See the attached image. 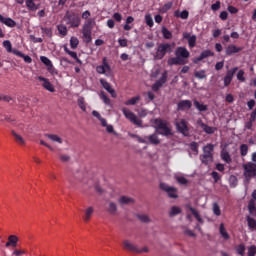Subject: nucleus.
Masks as SVG:
<instances>
[{
    "label": "nucleus",
    "mask_w": 256,
    "mask_h": 256,
    "mask_svg": "<svg viewBox=\"0 0 256 256\" xmlns=\"http://www.w3.org/2000/svg\"><path fill=\"white\" fill-rule=\"evenodd\" d=\"M82 19H86L82 26V37L84 39V43L86 45H89L93 41V37L91 36V33H93V28L95 27V19L89 18L91 17V12L89 10H86L81 15Z\"/></svg>",
    "instance_id": "1"
},
{
    "label": "nucleus",
    "mask_w": 256,
    "mask_h": 256,
    "mask_svg": "<svg viewBox=\"0 0 256 256\" xmlns=\"http://www.w3.org/2000/svg\"><path fill=\"white\" fill-rule=\"evenodd\" d=\"M155 133L162 135V137L173 136V130L169 127V123L161 118L153 120Z\"/></svg>",
    "instance_id": "2"
},
{
    "label": "nucleus",
    "mask_w": 256,
    "mask_h": 256,
    "mask_svg": "<svg viewBox=\"0 0 256 256\" xmlns=\"http://www.w3.org/2000/svg\"><path fill=\"white\" fill-rule=\"evenodd\" d=\"M173 49H175V42L173 43H160L156 48V53L154 55V59L156 61H161L167 53H173Z\"/></svg>",
    "instance_id": "3"
},
{
    "label": "nucleus",
    "mask_w": 256,
    "mask_h": 256,
    "mask_svg": "<svg viewBox=\"0 0 256 256\" xmlns=\"http://www.w3.org/2000/svg\"><path fill=\"white\" fill-rule=\"evenodd\" d=\"M63 21L68 25L69 29H77L81 25V17L75 12L67 11L63 17Z\"/></svg>",
    "instance_id": "4"
},
{
    "label": "nucleus",
    "mask_w": 256,
    "mask_h": 256,
    "mask_svg": "<svg viewBox=\"0 0 256 256\" xmlns=\"http://www.w3.org/2000/svg\"><path fill=\"white\" fill-rule=\"evenodd\" d=\"M243 176L245 183H251V180L256 177V163L247 162L242 165Z\"/></svg>",
    "instance_id": "5"
},
{
    "label": "nucleus",
    "mask_w": 256,
    "mask_h": 256,
    "mask_svg": "<svg viewBox=\"0 0 256 256\" xmlns=\"http://www.w3.org/2000/svg\"><path fill=\"white\" fill-rule=\"evenodd\" d=\"M160 189L161 191H164V193H166L169 199H179V191L177 190V188L169 186L167 183L162 182L160 183Z\"/></svg>",
    "instance_id": "6"
},
{
    "label": "nucleus",
    "mask_w": 256,
    "mask_h": 256,
    "mask_svg": "<svg viewBox=\"0 0 256 256\" xmlns=\"http://www.w3.org/2000/svg\"><path fill=\"white\" fill-rule=\"evenodd\" d=\"M122 113L124 117L128 119V121H130L134 125H137V127H143V120L137 118V115H135V113H133L131 110H129L128 108H122Z\"/></svg>",
    "instance_id": "7"
},
{
    "label": "nucleus",
    "mask_w": 256,
    "mask_h": 256,
    "mask_svg": "<svg viewBox=\"0 0 256 256\" xmlns=\"http://www.w3.org/2000/svg\"><path fill=\"white\" fill-rule=\"evenodd\" d=\"M96 72L99 75H105L106 77H111V66L109 65V62H107V57H104L102 59V65H98L96 67Z\"/></svg>",
    "instance_id": "8"
},
{
    "label": "nucleus",
    "mask_w": 256,
    "mask_h": 256,
    "mask_svg": "<svg viewBox=\"0 0 256 256\" xmlns=\"http://www.w3.org/2000/svg\"><path fill=\"white\" fill-rule=\"evenodd\" d=\"M175 127L178 133H181L184 137H189V126L187 120L180 119V121L175 122Z\"/></svg>",
    "instance_id": "9"
},
{
    "label": "nucleus",
    "mask_w": 256,
    "mask_h": 256,
    "mask_svg": "<svg viewBox=\"0 0 256 256\" xmlns=\"http://www.w3.org/2000/svg\"><path fill=\"white\" fill-rule=\"evenodd\" d=\"M174 55L175 57L181 59V61H187V59H189V57L191 56V53H189V50H187V48L180 46L176 48Z\"/></svg>",
    "instance_id": "10"
},
{
    "label": "nucleus",
    "mask_w": 256,
    "mask_h": 256,
    "mask_svg": "<svg viewBox=\"0 0 256 256\" xmlns=\"http://www.w3.org/2000/svg\"><path fill=\"white\" fill-rule=\"evenodd\" d=\"M238 70V67H234L227 71L226 76L224 77V87H229L231 85V81H233V77H235V73H237Z\"/></svg>",
    "instance_id": "11"
},
{
    "label": "nucleus",
    "mask_w": 256,
    "mask_h": 256,
    "mask_svg": "<svg viewBox=\"0 0 256 256\" xmlns=\"http://www.w3.org/2000/svg\"><path fill=\"white\" fill-rule=\"evenodd\" d=\"M167 83V72H163L159 80L152 85V91H159Z\"/></svg>",
    "instance_id": "12"
},
{
    "label": "nucleus",
    "mask_w": 256,
    "mask_h": 256,
    "mask_svg": "<svg viewBox=\"0 0 256 256\" xmlns=\"http://www.w3.org/2000/svg\"><path fill=\"white\" fill-rule=\"evenodd\" d=\"M193 107L191 100H180L177 103V111H189Z\"/></svg>",
    "instance_id": "13"
},
{
    "label": "nucleus",
    "mask_w": 256,
    "mask_h": 256,
    "mask_svg": "<svg viewBox=\"0 0 256 256\" xmlns=\"http://www.w3.org/2000/svg\"><path fill=\"white\" fill-rule=\"evenodd\" d=\"M38 81L43 82L42 87L46 89V91H50V93H55V87L50 83L49 79L39 76Z\"/></svg>",
    "instance_id": "14"
},
{
    "label": "nucleus",
    "mask_w": 256,
    "mask_h": 256,
    "mask_svg": "<svg viewBox=\"0 0 256 256\" xmlns=\"http://www.w3.org/2000/svg\"><path fill=\"white\" fill-rule=\"evenodd\" d=\"M100 85H102L103 89L107 90L108 93H110L111 97L115 99L117 97V93L115 92V89L111 88V84L107 82L105 79H100Z\"/></svg>",
    "instance_id": "15"
},
{
    "label": "nucleus",
    "mask_w": 256,
    "mask_h": 256,
    "mask_svg": "<svg viewBox=\"0 0 256 256\" xmlns=\"http://www.w3.org/2000/svg\"><path fill=\"white\" fill-rule=\"evenodd\" d=\"M183 39H187L188 45L191 49H193V47H195L197 45V36L196 35L191 36L190 33L184 32Z\"/></svg>",
    "instance_id": "16"
},
{
    "label": "nucleus",
    "mask_w": 256,
    "mask_h": 256,
    "mask_svg": "<svg viewBox=\"0 0 256 256\" xmlns=\"http://www.w3.org/2000/svg\"><path fill=\"white\" fill-rule=\"evenodd\" d=\"M243 47H237L235 44H230L226 47L225 53L228 57L235 55V53H240Z\"/></svg>",
    "instance_id": "17"
},
{
    "label": "nucleus",
    "mask_w": 256,
    "mask_h": 256,
    "mask_svg": "<svg viewBox=\"0 0 256 256\" xmlns=\"http://www.w3.org/2000/svg\"><path fill=\"white\" fill-rule=\"evenodd\" d=\"M144 139H146V144L150 143V145H159V143H161V140H159V136L156 132L149 136H145Z\"/></svg>",
    "instance_id": "18"
},
{
    "label": "nucleus",
    "mask_w": 256,
    "mask_h": 256,
    "mask_svg": "<svg viewBox=\"0 0 256 256\" xmlns=\"http://www.w3.org/2000/svg\"><path fill=\"white\" fill-rule=\"evenodd\" d=\"M123 246H124V249H126L127 251H132L133 253L140 252L139 247H137V245L131 243V241H129V240H124Z\"/></svg>",
    "instance_id": "19"
},
{
    "label": "nucleus",
    "mask_w": 256,
    "mask_h": 256,
    "mask_svg": "<svg viewBox=\"0 0 256 256\" xmlns=\"http://www.w3.org/2000/svg\"><path fill=\"white\" fill-rule=\"evenodd\" d=\"M188 61H183L179 59L177 56L169 58L167 60V64L169 67H173V65H187Z\"/></svg>",
    "instance_id": "20"
},
{
    "label": "nucleus",
    "mask_w": 256,
    "mask_h": 256,
    "mask_svg": "<svg viewBox=\"0 0 256 256\" xmlns=\"http://www.w3.org/2000/svg\"><path fill=\"white\" fill-rule=\"evenodd\" d=\"M198 125H200L201 129H203L204 133H207V135H213V133H215V128L203 123V120H198Z\"/></svg>",
    "instance_id": "21"
},
{
    "label": "nucleus",
    "mask_w": 256,
    "mask_h": 256,
    "mask_svg": "<svg viewBox=\"0 0 256 256\" xmlns=\"http://www.w3.org/2000/svg\"><path fill=\"white\" fill-rule=\"evenodd\" d=\"M17 243H19V237L16 235H10L8 237V241L5 244V247H17Z\"/></svg>",
    "instance_id": "22"
},
{
    "label": "nucleus",
    "mask_w": 256,
    "mask_h": 256,
    "mask_svg": "<svg viewBox=\"0 0 256 256\" xmlns=\"http://www.w3.org/2000/svg\"><path fill=\"white\" fill-rule=\"evenodd\" d=\"M0 23L6 25V27H15L17 22L11 18H5L3 15L0 14Z\"/></svg>",
    "instance_id": "23"
},
{
    "label": "nucleus",
    "mask_w": 256,
    "mask_h": 256,
    "mask_svg": "<svg viewBox=\"0 0 256 256\" xmlns=\"http://www.w3.org/2000/svg\"><path fill=\"white\" fill-rule=\"evenodd\" d=\"M215 150V145L213 144H207L206 146L203 147V154L204 156L207 157H213V151Z\"/></svg>",
    "instance_id": "24"
},
{
    "label": "nucleus",
    "mask_w": 256,
    "mask_h": 256,
    "mask_svg": "<svg viewBox=\"0 0 256 256\" xmlns=\"http://www.w3.org/2000/svg\"><path fill=\"white\" fill-rule=\"evenodd\" d=\"M13 54L16 55L17 57H21L25 61V63L33 62V59L29 55H25V54H23V52H21L19 50L14 49Z\"/></svg>",
    "instance_id": "25"
},
{
    "label": "nucleus",
    "mask_w": 256,
    "mask_h": 256,
    "mask_svg": "<svg viewBox=\"0 0 256 256\" xmlns=\"http://www.w3.org/2000/svg\"><path fill=\"white\" fill-rule=\"evenodd\" d=\"M118 203H120V205H133V203H135V199L129 196H121Z\"/></svg>",
    "instance_id": "26"
},
{
    "label": "nucleus",
    "mask_w": 256,
    "mask_h": 256,
    "mask_svg": "<svg viewBox=\"0 0 256 256\" xmlns=\"http://www.w3.org/2000/svg\"><path fill=\"white\" fill-rule=\"evenodd\" d=\"M106 211L110 214V215H117V203L113 202V201H109L108 202V206L106 208Z\"/></svg>",
    "instance_id": "27"
},
{
    "label": "nucleus",
    "mask_w": 256,
    "mask_h": 256,
    "mask_svg": "<svg viewBox=\"0 0 256 256\" xmlns=\"http://www.w3.org/2000/svg\"><path fill=\"white\" fill-rule=\"evenodd\" d=\"M186 207L187 209H189V211H191L192 215H194L198 223H203V218H201V215H199V212L195 210V208H193L191 204L186 205Z\"/></svg>",
    "instance_id": "28"
},
{
    "label": "nucleus",
    "mask_w": 256,
    "mask_h": 256,
    "mask_svg": "<svg viewBox=\"0 0 256 256\" xmlns=\"http://www.w3.org/2000/svg\"><path fill=\"white\" fill-rule=\"evenodd\" d=\"M199 159L202 163V165H211V163H213V156H205L203 154H201L199 156Z\"/></svg>",
    "instance_id": "29"
},
{
    "label": "nucleus",
    "mask_w": 256,
    "mask_h": 256,
    "mask_svg": "<svg viewBox=\"0 0 256 256\" xmlns=\"http://www.w3.org/2000/svg\"><path fill=\"white\" fill-rule=\"evenodd\" d=\"M219 230H220L221 237H223L225 241H229V239H231V236H229V233H227V230L225 229L224 224H220Z\"/></svg>",
    "instance_id": "30"
},
{
    "label": "nucleus",
    "mask_w": 256,
    "mask_h": 256,
    "mask_svg": "<svg viewBox=\"0 0 256 256\" xmlns=\"http://www.w3.org/2000/svg\"><path fill=\"white\" fill-rule=\"evenodd\" d=\"M246 221L248 223V227H249L250 231H255V229H256V220L253 219L251 216H247Z\"/></svg>",
    "instance_id": "31"
},
{
    "label": "nucleus",
    "mask_w": 256,
    "mask_h": 256,
    "mask_svg": "<svg viewBox=\"0 0 256 256\" xmlns=\"http://www.w3.org/2000/svg\"><path fill=\"white\" fill-rule=\"evenodd\" d=\"M45 137L53 141L54 143H63V139L55 134H46Z\"/></svg>",
    "instance_id": "32"
},
{
    "label": "nucleus",
    "mask_w": 256,
    "mask_h": 256,
    "mask_svg": "<svg viewBox=\"0 0 256 256\" xmlns=\"http://www.w3.org/2000/svg\"><path fill=\"white\" fill-rule=\"evenodd\" d=\"M136 217L141 223H151V218L147 214H136Z\"/></svg>",
    "instance_id": "33"
},
{
    "label": "nucleus",
    "mask_w": 256,
    "mask_h": 256,
    "mask_svg": "<svg viewBox=\"0 0 256 256\" xmlns=\"http://www.w3.org/2000/svg\"><path fill=\"white\" fill-rule=\"evenodd\" d=\"M139 101H141V96H135L132 97L131 99L127 100L126 102H124V105H137V103H139Z\"/></svg>",
    "instance_id": "34"
},
{
    "label": "nucleus",
    "mask_w": 256,
    "mask_h": 256,
    "mask_svg": "<svg viewBox=\"0 0 256 256\" xmlns=\"http://www.w3.org/2000/svg\"><path fill=\"white\" fill-rule=\"evenodd\" d=\"M11 133L17 143H19L20 145H25V139L22 138L21 135L17 134V132H15V130H12Z\"/></svg>",
    "instance_id": "35"
},
{
    "label": "nucleus",
    "mask_w": 256,
    "mask_h": 256,
    "mask_svg": "<svg viewBox=\"0 0 256 256\" xmlns=\"http://www.w3.org/2000/svg\"><path fill=\"white\" fill-rule=\"evenodd\" d=\"M176 215H181V209L178 206H172L169 212V217H176Z\"/></svg>",
    "instance_id": "36"
},
{
    "label": "nucleus",
    "mask_w": 256,
    "mask_h": 256,
    "mask_svg": "<svg viewBox=\"0 0 256 256\" xmlns=\"http://www.w3.org/2000/svg\"><path fill=\"white\" fill-rule=\"evenodd\" d=\"M25 1H26V7L30 11H37V9H38L37 4H35V2L33 0H25Z\"/></svg>",
    "instance_id": "37"
},
{
    "label": "nucleus",
    "mask_w": 256,
    "mask_h": 256,
    "mask_svg": "<svg viewBox=\"0 0 256 256\" xmlns=\"http://www.w3.org/2000/svg\"><path fill=\"white\" fill-rule=\"evenodd\" d=\"M175 17H180V19H189V11L184 10L181 13L179 11L174 12Z\"/></svg>",
    "instance_id": "38"
},
{
    "label": "nucleus",
    "mask_w": 256,
    "mask_h": 256,
    "mask_svg": "<svg viewBox=\"0 0 256 256\" xmlns=\"http://www.w3.org/2000/svg\"><path fill=\"white\" fill-rule=\"evenodd\" d=\"M196 79H207V72L205 70H199L194 73Z\"/></svg>",
    "instance_id": "39"
},
{
    "label": "nucleus",
    "mask_w": 256,
    "mask_h": 256,
    "mask_svg": "<svg viewBox=\"0 0 256 256\" xmlns=\"http://www.w3.org/2000/svg\"><path fill=\"white\" fill-rule=\"evenodd\" d=\"M40 29L43 35H46V37H49V39L53 37V29L47 27H41Z\"/></svg>",
    "instance_id": "40"
},
{
    "label": "nucleus",
    "mask_w": 256,
    "mask_h": 256,
    "mask_svg": "<svg viewBox=\"0 0 256 256\" xmlns=\"http://www.w3.org/2000/svg\"><path fill=\"white\" fill-rule=\"evenodd\" d=\"M3 47L6 48V51L8 53H13V45L11 44V41L9 40H4L2 43Z\"/></svg>",
    "instance_id": "41"
},
{
    "label": "nucleus",
    "mask_w": 256,
    "mask_h": 256,
    "mask_svg": "<svg viewBox=\"0 0 256 256\" xmlns=\"http://www.w3.org/2000/svg\"><path fill=\"white\" fill-rule=\"evenodd\" d=\"M57 29L62 37H67V26L60 24L57 26Z\"/></svg>",
    "instance_id": "42"
},
{
    "label": "nucleus",
    "mask_w": 256,
    "mask_h": 256,
    "mask_svg": "<svg viewBox=\"0 0 256 256\" xmlns=\"http://www.w3.org/2000/svg\"><path fill=\"white\" fill-rule=\"evenodd\" d=\"M162 35L164 39H173V33H171V31L166 27H162Z\"/></svg>",
    "instance_id": "43"
},
{
    "label": "nucleus",
    "mask_w": 256,
    "mask_h": 256,
    "mask_svg": "<svg viewBox=\"0 0 256 256\" xmlns=\"http://www.w3.org/2000/svg\"><path fill=\"white\" fill-rule=\"evenodd\" d=\"M215 53L211 50H204L201 52L200 57L203 59H207L208 57H214Z\"/></svg>",
    "instance_id": "44"
},
{
    "label": "nucleus",
    "mask_w": 256,
    "mask_h": 256,
    "mask_svg": "<svg viewBox=\"0 0 256 256\" xmlns=\"http://www.w3.org/2000/svg\"><path fill=\"white\" fill-rule=\"evenodd\" d=\"M94 209L93 207H88L87 210L85 211V215H84V221H89V219H91V215H93L94 213Z\"/></svg>",
    "instance_id": "45"
},
{
    "label": "nucleus",
    "mask_w": 256,
    "mask_h": 256,
    "mask_svg": "<svg viewBox=\"0 0 256 256\" xmlns=\"http://www.w3.org/2000/svg\"><path fill=\"white\" fill-rule=\"evenodd\" d=\"M194 107H196V109H198L200 112L207 111V105L201 104L197 100L194 101Z\"/></svg>",
    "instance_id": "46"
},
{
    "label": "nucleus",
    "mask_w": 256,
    "mask_h": 256,
    "mask_svg": "<svg viewBox=\"0 0 256 256\" xmlns=\"http://www.w3.org/2000/svg\"><path fill=\"white\" fill-rule=\"evenodd\" d=\"M79 46V39L75 36L70 38V47L71 49H77Z\"/></svg>",
    "instance_id": "47"
},
{
    "label": "nucleus",
    "mask_w": 256,
    "mask_h": 256,
    "mask_svg": "<svg viewBox=\"0 0 256 256\" xmlns=\"http://www.w3.org/2000/svg\"><path fill=\"white\" fill-rule=\"evenodd\" d=\"M248 210L250 215L256 216V207H255V202H253V200L249 202Z\"/></svg>",
    "instance_id": "48"
},
{
    "label": "nucleus",
    "mask_w": 256,
    "mask_h": 256,
    "mask_svg": "<svg viewBox=\"0 0 256 256\" xmlns=\"http://www.w3.org/2000/svg\"><path fill=\"white\" fill-rule=\"evenodd\" d=\"M100 99H102L105 105H111V99H109V96H107V94H105L103 91L100 93Z\"/></svg>",
    "instance_id": "49"
},
{
    "label": "nucleus",
    "mask_w": 256,
    "mask_h": 256,
    "mask_svg": "<svg viewBox=\"0 0 256 256\" xmlns=\"http://www.w3.org/2000/svg\"><path fill=\"white\" fill-rule=\"evenodd\" d=\"M247 153H249V146H247V144H242L240 146V155L242 157H245Z\"/></svg>",
    "instance_id": "50"
},
{
    "label": "nucleus",
    "mask_w": 256,
    "mask_h": 256,
    "mask_svg": "<svg viewBox=\"0 0 256 256\" xmlns=\"http://www.w3.org/2000/svg\"><path fill=\"white\" fill-rule=\"evenodd\" d=\"M190 149L194 152V155H199V144L197 142H191Z\"/></svg>",
    "instance_id": "51"
},
{
    "label": "nucleus",
    "mask_w": 256,
    "mask_h": 256,
    "mask_svg": "<svg viewBox=\"0 0 256 256\" xmlns=\"http://www.w3.org/2000/svg\"><path fill=\"white\" fill-rule=\"evenodd\" d=\"M173 7V2H168L163 5V7L160 9V13H167V11L171 10Z\"/></svg>",
    "instance_id": "52"
},
{
    "label": "nucleus",
    "mask_w": 256,
    "mask_h": 256,
    "mask_svg": "<svg viewBox=\"0 0 256 256\" xmlns=\"http://www.w3.org/2000/svg\"><path fill=\"white\" fill-rule=\"evenodd\" d=\"M236 252L238 255L245 256V244H240L236 246Z\"/></svg>",
    "instance_id": "53"
},
{
    "label": "nucleus",
    "mask_w": 256,
    "mask_h": 256,
    "mask_svg": "<svg viewBox=\"0 0 256 256\" xmlns=\"http://www.w3.org/2000/svg\"><path fill=\"white\" fill-rule=\"evenodd\" d=\"M221 159L225 161V163H231V155H229V152H222Z\"/></svg>",
    "instance_id": "54"
},
{
    "label": "nucleus",
    "mask_w": 256,
    "mask_h": 256,
    "mask_svg": "<svg viewBox=\"0 0 256 256\" xmlns=\"http://www.w3.org/2000/svg\"><path fill=\"white\" fill-rule=\"evenodd\" d=\"M78 105L82 111H87V106H85V98H78Z\"/></svg>",
    "instance_id": "55"
},
{
    "label": "nucleus",
    "mask_w": 256,
    "mask_h": 256,
    "mask_svg": "<svg viewBox=\"0 0 256 256\" xmlns=\"http://www.w3.org/2000/svg\"><path fill=\"white\" fill-rule=\"evenodd\" d=\"M129 137H131L132 139H136L138 141V143H147L146 139L141 138V136H139L137 134H129Z\"/></svg>",
    "instance_id": "56"
},
{
    "label": "nucleus",
    "mask_w": 256,
    "mask_h": 256,
    "mask_svg": "<svg viewBox=\"0 0 256 256\" xmlns=\"http://www.w3.org/2000/svg\"><path fill=\"white\" fill-rule=\"evenodd\" d=\"M176 181L177 183H179L180 185H187V183H189V180H187V178L183 177V176H177L176 177Z\"/></svg>",
    "instance_id": "57"
},
{
    "label": "nucleus",
    "mask_w": 256,
    "mask_h": 256,
    "mask_svg": "<svg viewBox=\"0 0 256 256\" xmlns=\"http://www.w3.org/2000/svg\"><path fill=\"white\" fill-rule=\"evenodd\" d=\"M213 213L214 215H216V217H219L221 215V208L219 207V204H213Z\"/></svg>",
    "instance_id": "58"
},
{
    "label": "nucleus",
    "mask_w": 256,
    "mask_h": 256,
    "mask_svg": "<svg viewBox=\"0 0 256 256\" xmlns=\"http://www.w3.org/2000/svg\"><path fill=\"white\" fill-rule=\"evenodd\" d=\"M40 61L48 67H50L51 65H53V63L47 58V56H41L40 57Z\"/></svg>",
    "instance_id": "59"
},
{
    "label": "nucleus",
    "mask_w": 256,
    "mask_h": 256,
    "mask_svg": "<svg viewBox=\"0 0 256 256\" xmlns=\"http://www.w3.org/2000/svg\"><path fill=\"white\" fill-rule=\"evenodd\" d=\"M237 79L238 81H241V83H245V71L239 70L237 73Z\"/></svg>",
    "instance_id": "60"
},
{
    "label": "nucleus",
    "mask_w": 256,
    "mask_h": 256,
    "mask_svg": "<svg viewBox=\"0 0 256 256\" xmlns=\"http://www.w3.org/2000/svg\"><path fill=\"white\" fill-rule=\"evenodd\" d=\"M145 21H146V25H148V27H153V25H154L153 17H151L150 14H147L145 16Z\"/></svg>",
    "instance_id": "61"
},
{
    "label": "nucleus",
    "mask_w": 256,
    "mask_h": 256,
    "mask_svg": "<svg viewBox=\"0 0 256 256\" xmlns=\"http://www.w3.org/2000/svg\"><path fill=\"white\" fill-rule=\"evenodd\" d=\"M211 177L214 179V183H219L221 180V176H219V173L217 171H213L211 173Z\"/></svg>",
    "instance_id": "62"
},
{
    "label": "nucleus",
    "mask_w": 256,
    "mask_h": 256,
    "mask_svg": "<svg viewBox=\"0 0 256 256\" xmlns=\"http://www.w3.org/2000/svg\"><path fill=\"white\" fill-rule=\"evenodd\" d=\"M248 256H255L256 255V246L252 245L250 247H248V252H247Z\"/></svg>",
    "instance_id": "63"
},
{
    "label": "nucleus",
    "mask_w": 256,
    "mask_h": 256,
    "mask_svg": "<svg viewBox=\"0 0 256 256\" xmlns=\"http://www.w3.org/2000/svg\"><path fill=\"white\" fill-rule=\"evenodd\" d=\"M47 70L52 74V75H59V72L55 67H53V64L47 67Z\"/></svg>",
    "instance_id": "64"
}]
</instances>
